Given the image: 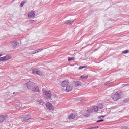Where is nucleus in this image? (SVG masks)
Listing matches in <instances>:
<instances>
[{
	"mask_svg": "<svg viewBox=\"0 0 129 129\" xmlns=\"http://www.w3.org/2000/svg\"><path fill=\"white\" fill-rule=\"evenodd\" d=\"M61 85L66 92H70L73 89V85L70 84L67 80L62 81Z\"/></svg>",
	"mask_w": 129,
	"mask_h": 129,
	"instance_id": "nucleus-1",
	"label": "nucleus"
},
{
	"mask_svg": "<svg viewBox=\"0 0 129 129\" xmlns=\"http://www.w3.org/2000/svg\"><path fill=\"white\" fill-rule=\"evenodd\" d=\"M93 111H95V112L98 111V107H97V106H93V109H89L86 111V113H87V114L85 115L84 116L88 117V116H89V114H90V113H92Z\"/></svg>",
	"mask_w": 129,
	"mask_h": 129,
	"instance_id": "nucleus-2",
	"label": "nucleus"
},
{
	"mask_svg": "<svg viewBox=\"0 0 129 129\" xmlns=\"http://www.w3.org/2000/svg\"><path fill=\"white\" fill-rule=\"evenodd\" d=\"M121 95H120L118 92L113 93L112 94V99L114 101H117L119 99L121 98Z\"/></svg>",
	"mask_w": 129,
	"mask_h": 129,
	"instance_id": "nucleus-3",
	"label": "nucleus"
},
{
	"mask_svg": "<svg viewBox=\"0 0 129 129\" xmlns=\"http://www.w3.org/2000/svg\"><path fill=\"white\" fill-rule=\"evenodd\" d=\"M43 94L46 95L45 99H50L51 97H52V94H51V92L50 91H44L43 92Z\"/></svg>",
	"mask_w": 129,
	"mask_h": 129,
	"instance_id": "nucleus-4",
	"label": "nucleus"
},
{
	"mask_svg": "<svg viewBox=\"0 0 129 129\" xmlns=\"http://www.w3.org/2000/svg\"><path fill=\"white\" fill-rule=\"evenodd\" d=\"M46 106L48 110H53V105L51 104L50 102L46 103Z\"/></svg>",
	"mask_w": 129,
	"mask_h": 129,
	"instance_id": "nucleus-5",
	"label": "nucleus"
},
{
	"mask_svg": "<svg viewBox=\"0 0 129 129\" xmlns=\"http://www.w3.org/2000/svg\"><path fill=\"white\" fill-rule=\"evenodd\" d=\"M36 15V12L35 11H31L28 13V18H34L35 15Z\"/></svg>",
	"mask_w": 129,
	"mask_h": 129,
	"instance_id": "nucleus-6",
	"label": "nucleus"
},
{
	"mask_svg": "<svg viewBox=\"0 0 129 129\" xmlns=\"http://www.w3.org/2000/svg\"><path fill=\"white\" fill-rule=\"evenodd\" d=\"M75 117H76V115H75V114L71 113L68 116V119L72 120V119H74Z\"/></svg>",
	"mask_w": 129,
	"mask_h": 129,
	"instance_id": "nucleus-7",
	"label": "nucleus"
},
{
	"mask_svg": "<svg viewBox=\"0 0 129 129\" xmlns=\"http://www.w3.org/2000/svg\"><path fill=\"white\" fill-rule=\"evenodd\" d=\"M27 88L28 89H31L32 87H33V85H34V83L31 81H28L27 83Z\"/></svg>",
	"mask_w": 129,
	"mask_h": 129,
	"instance_id": "nucleus-8",
	"label": "nucleus"
},
{
	"mask_svg": "<svg viewBox=\"0 0 129 129\" xmlns=\"http://www.w3.org/2000/svg\"><path fill=\"white\" fill-rule=\"evenodd\" d=\"M81 82L80 81H77V82H74L73 83V84H72L73 86L74 85L75 87H77V86H79V85H81Z\"/></svg>",
	"mask_w": 129,
	"mask_h": 129,
	"instance_id": "nucleus-9",
	"label": "nucleus"
},
{
	"mask_svg": "<svg viewBox=\"0 0 129 129\" xmlns=\"http://www.w3.org/2000/svg\"><path fill=\"white\" fill-rule=\"evenodd\" d=\"M6 120V116L5 115H0V123H3L4 121Z\"/></svg>",
	"mask_w": 129,
	"mask_h": 129,
	"instance_id": "nucleus-10",
	"label": "nucleus"
},
{
	"mask_svg": "<svg viewBox=\"0 0 129 129\" xmlns=\"http://www.w3.org/2000/svg\"><path fill=\"white\" fill-rule=\"evenodd\" d=\"M32 91L33 92H40V89H39V87L36 86L33 88L32 89Z\"/></svg>",
	"mask_w": 129,
	"mask_h": 129,
	"instance_id": "nucleus-11",
	"label": "nucleus"
},
{
	"mask_svg": "<svg viewBox=\"0 0 129 129\" xmlns=\"http://www.w3.org/2000/svg\"><path fill=\"white\" fill-rule=\"evenodd\" d=\"M24 121H28L29 119H31V116L26 115L23 118Z\"/></svg>",
	"mask_w": 129,
	"mask_h": 129,
	"instance_id": "nucleus-12",
	"label": "nucleus"
},
{
	"mask_svg": "<svg viewBox=\"0 0 129 129\" xmlns=\"http://www.w3.org/2000/svg\"><path fill=\"white\" fill-rule=\"evenodd\" d=\"M73 22H74V20H67L64 24H66V25H72Z\"/></svg>",
	"mask_w": 129,
	"mask_h": 129,
	"instance_id": "nucleus-13",
	"label": "nucleus"
},
{
	"mask_svg": "<svg viewBox=\"0 0 129 129\" xmlns=\"http://www.w3.org/2000/svg\"><path fill=\"white\" fill-rule=\"evenodd\" d=\"M4 58L5 59V61H8V60H10V59H11V58H12V56L10 55H6L5 56H4Z\"/></svg>",
	"mask_w": 129,
	"mask_h": 129,
	"instance_id": "nucleus-14",
	"label": "nucleus"
},
{
	"mask_svg": "<svg viewBox=\"0 0 129 129\" xmlns=\"http://www.w3.org/2000/svg\"><path fill=\"white\" fill-rule=\"evenodd\" d=\"M80 78H82L84 80H85L87 79V78H88V75H87L86 76H84V75L80 77Z\"/></svg>",
	"mask_w": 129,
	"mask_h": 129,
	"instance_id": "nucleus-15",
	"label": "nucleus"
},
{
	"mask_svg": "<svg viewBox=\"0 0 129 129\" xmlns=\"http://www.w3.org/2000/svg\"><path fill=\"white\" fill-rule=\"evenodd\" d=\"M38 69H33L32 71V72L33 73V74H36L37 72H38Z\"/></svg>",
	"mask_w": 129,
	"mask_h": 129,
	"instance_id": "nucleus-16",
	"label": "nucleus"
},
{
	"mask_svg": "<svg viewBox=\"0 0 129 129\" xmlns=\"http://www.w3.org/2000/svg\"><path fill=\"white\" fill-rule=\"evenodd\" d=\"M36 74L38 75H43V73L41 72V71L37 70V72H36Z\"/></svg>",
	"mask_w": 129,
	"mask_h": 129,
	"instance_id": "nucleus-17",
	"label": "nucleus"
},
{
	"mask_svg": "<svg viewBox=\"0 0 129 129\" xmlns=\"http://www.w3.org/2000/svg\"><path fill=\"white\" fill-rule=\"evenodd\" d=\"M0 62H6V59H5L4 56L0 57Z\"/></svg>",
	"mask_w": 129,
	"mask_h": 129,
	"instance_id": "nucleus-18",
	"label": "nucleus"
},
{
	"mask_svg": "<svg viewBox=\"0 0 129 129\" xmlns=\"http://www.w3.org/2000/svg\"><path fill=\"white\" fill-rule=\"evenodd\" d=\"M26 4V1H24L22 2H21L20 6L21 7H23L24 6V4Z\"/></svg>",
	"mask_w": 129,
	"mask_h": 129,
	"instance_id": "nucleus-19",
	"label": "nucleus"
},
{
	"mask_svg": "<svg viewBox=\"0 0 129 129\" xmlns=\"http://www.w3.org/2000/svg\"><path fill=\"white\" fill-rule=\"evenodd\" d=\"M129 53V51L128 50H125L122 51V54H127Z\"/></svg>",
	"mask_w": 129,
	"mask_h": 129,
	"instance_id": "nucleus-20",
	"label": "nucleus"
},
{
	"mask_svg": "<svg viewBox=\"0 0 129 129\" xmlns=\"http://www.w3.org/2000/svg\"><path fill=\"white\" fill-rule=\"evenodd\" d=\"M83 68H86V66H80L79 68V69H83Z\"/></svg>",
	"mask_w": 129,
	"mask_h": 129,
	"instance_id": "nucleus-21",
	"label": "nucleus"
},
{
	"mask_svg": "<svg viewBox=\"0 0 129 129\" xmlns=\"http://www.w3.org/2000/svg\"><path fill=\"white\" fill-rule=\"evenodd\" d=\"M99 106H100V109H102V108H103V105H102V104H99Z\"/></svg>",
	"mask_w": 129,
	"mask_h": 129,
	"instance_id": "nucleus-22",
	"label": "nucleus"
},
{
	"mask_svg": "<svg viewBox=\"0 0 129 129\" xmlns=\"http://www.w3.org/2000/svg\"><path fill=\"white\" fill-rule=\"evenodd\" d=\"M38 50H36L35 51H33L32 55H34V54H38Z\"/></svg>",
	"mask_w": 129,
	"mask_h": 129,
	"instance_id": "nucleus-23",
	"label": "nucleus"
},
{
	"mask_svg": "<svg viewBox=\"0 0 129 129\" xmlns=\"http://www.w3.org/2000/svg\"><path fill=\"white\" fill-rule=\"evenodd\" d=\"M43 50H44V49H39L37 50V52L38 53H40V52H42V51H43Z\"/></svg>",
	"mask_w": 129,
	"mask_h": 129,
	"instance_id": "nucleus-24",
	"label": "nucleus"
},
{
	"mask_svg": "<svg viewBox=\"0 0 129 129\" xmlns=\"http://www.w3.org/2000/svg\"><path fill=\"white\" fill-rule=\"evenodd\" d=\"M38 102L39 104H41V103H43V104L44 103V102H43V101L42 100L38 101Z\"/></svg>",
	"mask_w": 129,
	"mask_h": 129,
	"instance_id": "nucleus-25",
	"label": "nucleus"
},
{
	"mask_svg": "<svg viewBox=\"0 0 129 129\" xmlns=\"http://www.w3.org/2000/svg\"><path fill=\"white\" fill-rule=\"evenodd\" d=\"M103 121H104V120L102 119V120H99L97 121V122H102Z\"/></svg>",
	"mask_w": 129,
	"mask_h": 129,
	"instance_id": "nucleus-26",
	"label": "nucleus"
},
{
	"mask_svg": "<svg viewBox=\"0 0 129 129\" xmlns=\"http://www.w3.org/2000/svg\"><path fill=\"white\" fill-rule=\"evenodd\" d=\"M12 44H13V45H15V46H17V42H16V41H13V42H12Z\"/></svg>",
	"mask_w": 129,
	"mask_h": 129,
	"instance_id": "nucleus-27",
	"label": "nucleus"
},
{
	"mask_svg": "<svg viewBox=\"0 0 129 129\" xmlns=\"http://www.w3.org/2000/svg\"><path fill=\"white\" fill-rule=\"evenodd\" d=\"M71 60H72V58L69 57V58H68V61H70Z\"/></svg>",
	"mask_w": 129,
	"mask_h": 129,
	"instance_id": "nucleus-28",
	"label": "nucleus"
},
{
	"mask_svg": "<svg viewBox=\"0 0 129 129\" xmlns=\"http://www.w3.org/2000/svg\"><path fill=\"white\" fill-rule=\"evenodd\" d=\"M122 129H127V127H125V126L123 127L122 128Z\"/></svg>",
	"mask_w": 129,
	"mask_h": 129,
	"instance_id": "nucleus-29",
	"label": "nucleus"
},
{
	"mask_svg": "<svg viewBox=\"0 0 129 129\" xmlns=\"http://www.w3.org/2000/svg\"><path fill=\"white\" fill-rule=\"evenodd\" d=\"M94 128H99V126H96V127H94Z\"/></svg>",
	"mask_w": 129,
	"mask_h": 129,
	"instance_id": "nucleus-30",
	"label": "nucleus"
},
{
	"mask_svg": "<svg viewBox=\"0 0 129 129\" xmlns=\"http://www.w3.org/2000/svg\"><path fill=\"white\" fill-rule=\"evenodd\" d=\"M88 129H94V127H91V128H89Z\"/></svg>",
	"mask_w": 129,
	"mask_h": 129,
	"instance_id": "nucleus-31",
	"label": "nucleus"
},
{
	"mask_svg": "<svg viewBox=\"0 0 129 129\" xmlns=\"http://www.w3.org/2000/svg\"><path fill=\"white\" fill-rule=\"evenodd\" d=\"M105 116H103V115H102V116H100V117H104Z\"/></svg>",
	"mask_w": 129,
	"mask_h": 129,
	"instance_id": "nucleus-32",
	"label": "nucleus"
},
{
	"mask_svg": "<svg viewBox=\"0 0 129 129\" xmlns=\"http://www.w3.org/2000/svg\"><path fill=\"white\" fill-rule=\"evenodd\" d=\"M95 51H97V49H95L93 50V52H95Z\"/></svg>",
	"mask_w": 129,
	"mask_h": 129,
	"instance_id": "nucleus-33",
	"label": "nucleus"
},
{
	"mask_svg": "<svg viewBox=\"0 0 129 129\" xmlns=\"http://www.w3.org/2000/svg\"><path fill=\"white\" fill-rule=\"evenodd\" d=\"M2 56H3V54L0 53V57H2Z\"/></svg>",
	"mask_w": 129,
	"mask_h": 129,
	"instance_id": "nucleus-34",
	"label": "nucleus"
},
{
	"mask_svg": "<svg viewBox=\"0 0 129 129\" xmlns=\"http://www.w3.org/2000/svg\"><path fill=\"white\" fill-rule=\"evenodd\" d=\"M82 102L85 103V101H82Z\"/></svg>",
	"mask_w": 129,
	"mask_h": 129,
	"instance_id": "nucleus-35",
	"label": "nucleus"
}]
</instances>
